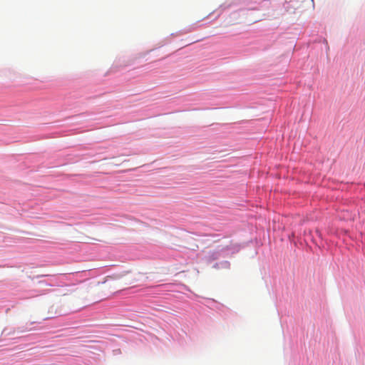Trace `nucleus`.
<instances>
[{"instance_id": "obj_1", "label": "nucleus", "mask_w": 365, "mask_h": 365, "mask_svg": "<svg viewBox=\"0 0 365 365\" xmlns=\"http://www.w3.org/2000/svg\"><path fill=\"white\" fill-rule=\"evenodd\" d=\"M224 248L218 249L217 250H210L205 256L206 261L211 262L213 260L217 259L220 257V251L223 250Z\"/></svg>"}]
</instances>
